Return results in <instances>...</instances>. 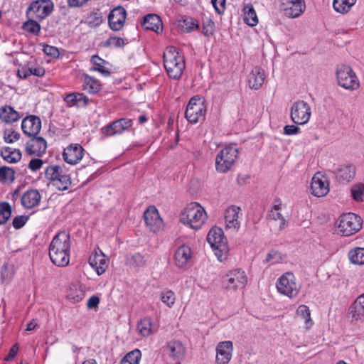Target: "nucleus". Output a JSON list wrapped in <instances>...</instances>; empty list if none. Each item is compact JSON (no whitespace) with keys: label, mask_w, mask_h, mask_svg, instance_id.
<instances>
[{"label":"nucleus","mask_w":364,"mask_h":364,"mask_svg":"<svg viewBox=\"0 0 364 364\" xmlns=\"http://www.w3.org/2000/svg\"><path fill=\"white\" fill-rule=\"evenodd\" d=\"M70 240L65 232H60L53 239L49 247V256L53 264L65 267L70 262Z\"/></svg>","instance_id":"nucleus-1"},{"label":"nucleus","mask_w":364,"mask_h":364,"mask_svg":"<svg viewBox=\"0 0 364 364\" xmlns=\"http://www.w3.org/2000/svg\"><path fill=\"white\" fill-rule=\"evenodd\" d=\"M164 64L170 77L179 79L185 68L183 58L173 46L168 47L164 53Z\"/></svg>","instance_id":"nucleus-2"},{"label":"nucleus","mask_w":364,"mask_h":364,"mask_svg":"<svg viewBox=\"0 0 364 364\" xmlns=\"http://www.w3.org/2000/svg\"><path fill=\"white\" fill-rule=\"evenodd\" d=\"M206 218L204 208L198 203H191L181 213L180 220L189 228L198 230L204 224Z\"/></svg>","instance_id":"nucleus-3"},{"label":"nucleus","mask_w":364,"mask_h":364,"mask_svg":"<svg viewBox=\"0 0 364 364\" xmlns=\"http://www.w3.org/2000/svg\"><path fill=\"white\" fill-rule=\"evenodd\" d=\"M207 241L215 251V254L218 260L223 261L228 251L227 240L224 237L223 230L218 227L211 228L208 234Z\"/></svg>","instance_id":"nucleus-4"},{"label":"nucleus","mask_w":364,"mask_h":364,"mask_svg":"<svg viewBox=\"0 0 364 364\" xmlns=\"http://www.w3.org/2000/svg\"><path fill=\"white\" fill-rule=\"evenodd\" d=\"M238 156V150L233 145H229L221 149L216 156L215 168L220 173L228 171Z\"/></svg>","instance_id":"nucleus-5"},{"label":"nucleus","mask_w":364,"mask_h":364,"mask_svg":"<svg viewBox=\"0 0 364 364\" xmlns=\"http://www.w3.org/2000/svg\"><path fill=\"white\" fill-rule=\"evenodd\" d=\"M206 107L203 97L195 96L192 97L186 109V118L192 124H196L205 119Z\"/></svg>","instance_id":"nucleus-6"},{"label":"nucleus","mask_w":364,"mask_h":364,"mask_svg":"<svg viewBox=\"0 0 364 364\" xmlns=\"http://www.w3.org/2000/svg\"><path fill=\"white\" fill-rule=\"evenodd\" d=\"M362 223L360 216L348 213L340 217L338 230L343 236H350L360 230Z\"/></svg>","instance_id":"nucleus-7"},{"label":"nucleus","mask_w":364,"mask_h":364,"mask_svg":"<svg viewBox=\"0 0 364 364\" xmlns=\"http://www.w3.org/2000/svg\"><path fill=\"white\" fill-rule=\"evenodd\" d=\"M46 178L53 181V185L60 191L67 190L70 185V177L63 173L60 166L52 165L47 167L45 171Z\"/></svg>","instance_id":"nucleus-8"},{"label":"nucleus","mask_w":364,"mask_h":364,"mask_svg":"<svg viewBox=\"0 0 364 364\" xmlns=\"http://www.w3.org/2000/svg\"><path fill=\"white\" fill-rule=\"evenodd\" d=\"M277 288L282 294L293 298L299 294L300 284L296 282L293 273L286 272L279 277Z\"/></svg>","instance_id":"nucleus-9"},{"label":"nucleus","mask_w":364,"mask_h":364,"mask_svg":"<svg viewBox=\"0 0 364 364\" xmlns=\"http://www.w3.org/2000/svg\"><path fill=\"white\" fill-rule=\"evenodd\" d=\"M247 283V277L245 272L237 269L230 271L223 278V287L228 291H235L243 289Z\"/></svg>","instance_id":"nucleus-10"},{"label":"nucleus","mask_w":364,"mask_h":364,"mask_svg":"<svg viewBox=\"0 0 364 364\" xmlns=\"http://www.w3.org/2000/svg\"><path fill=\"white\" fill-rule=\"evenodd\" d=\"M336 77L338 84L345 89L356 90L360 86L358 77L349 66H339L337 68Z\"/></svg>","instance_id":"nucleus-11"},{"label":"nucleus","mask_w":364,"mask_h":364,"mask_svg":"<svg viewBox=\"0 0 364 364\" xmlns=\"http://www.w3.org/2000/svg\"><path fill=\"white\" fill-rule=\"evenodd\" d=\"M53 9L50 0H37L32 2L27 9V16L30 18L44 19Z\"/></svg>","instance_id":"nucleus-12"},{"label":"nucleus","mask_w":364,"mask_h":364,"mask_svg":"<svg viewBox=\"0 0 364 364\" xmlns=\"http://www.w3.org/2000/svg\"><path fill=\"white\" fill-rule=\"evenodd\" d=\"M310 106L304 101L295 102L291 108V119L297 124H304L310 119Z\"/></svg>","instance_id":"nucleus-13"},{"label":"nucleus","mask_w":364,"mask_h":364,"mask_svg":"<svg viewBox=\"0 0 364 364\" xmlns=\"http://www.w3.org/2000/svg\"><path fill=\"white\" fill-rule=\"evenodd\" d=\"M132 124L133 122L132 119L122 118L102 127L101 129V132L105 136H111L115 134H122L123 132L131 127Z\"/></svg>","instance_id":"nucleus-14"},{"label":"nucleus","mask_w":364,"mask_h":364,"mask_svg":"<svg viewBox=\"0 0 364 364\" xmlns=\"http://www.w3.org/2000/svg\"><path fill=\"white\" fill-rule=\"evenodd\" d=\"M282 9L287 16L296 18L305 10L304 0H281Z\"/></svg>","instance_id":"nucleus-15"},{"label":"nucleus","mask_w":364,"mask_h":364,"mask_svg":"<svg viewBox=\"0 0 364 364\" xmlns=\"http://www.w3.org/2000/svg\"><path fill=\"white\" fill-rule=\"evenodd\" d=\"M146 226L153 232L159 231L163 225L162 219L155 207H149L144 213Z\"/></svg>","instance_id":"nucleus-16"},{"label":"nucleus","mask_w":364,"mask_h":364,"mask_svg":"<svg viewBox=\"0 0 364 364\" xmlns=\"http://www.w3.org/2000/svg\"><path fill=\"white\" fill-rule=\"evenodd\" d=\"M311 193L316 197H323L329 191V185L326 178L318 173L315 174L311 183Z\"/></svg>","instance_id":"nucleus-17"},{"label":"nucleus","mask_w":364,"mask_h":364,"mask_svg":"<svg viewBox=\"0 0 364 364\" xmlns=\"http://www.w3.org/2000/svg\"><path fill=\"white\" fill-rule=\"evenodd\" d=\"M84 149L78 144H70L64 149L63 157L65 162L70 164H76L83 157Z\"/></svg>","instance_id":"nucleus-18"},{"label":"nucleus","mask_w":364,"mask_h":364,"mask_svg":"<svg viewBox=\"0 0 364 364\" xmlns=\"http://www.w3.org/2000/svg\"><path fill=\"white\" fill-rule=\"evenodd\" d=\"M126 19V10L122 6L114 8L109 14L108 21L112 30L119 31Z\"/></svg>","instance_id":"nucleus-19"},{"label":"nucleus","mask_w":364,"mask_h":364,"mask_svg":"<svg viewBox=\"0 0 364 364\" xmlns=\"http://www.w3.org/2000/svg\"><path fill=\"white\" fill-rule=\"evenodd\" d=\"M89 263L95 269L98 275L103 274L107 267V259L105 254L100 250H95L89 258Z\"/></svg>","instance_id":"nucleus-20"},{"label":"nucleus","mask_w":364,"mask_h":364,"mask_svg":"<svg viewBox=\"0 0 364 364\" xmlns=\"http://www.w3.org/2000/svg\"><path fill=\"white\" fill-rule=\"evenodd\" d=\"M23 133L29 136L38 134L41 128V119L34 116L25 118L21 123Z\"/></svg>","instance_id":"nucleus-21"},{"label":"nucleus","mask_w":364,"mask_h":364,"mask_svg":"<svg viewBox=\"0 0 364 364\" xmlns=\"http://www.w3.org/2000/svg\"><path fill=\"white\" fill-rule=\"evenodd\" d=\"M348 314L352 321H364V293L350 306Z\"/></svg>","instance_id":"nucleus-22"},{"label":"nucleus","mask_w":364,"mask_h":364,"mask_svg":"<svg viewBox=\"0 0 364 364\" xmlns=\"http://www.w3.org/2000/svg\"><path fill=\"white\" fill-rule=\"evenodd\" d=\"M175 262L178 267H185L192 258V250L188 245L180 246L175 252Z\"/></svg>","instance_id":"nucleus-23"},{"label":"nucleus","mask_w":364,"mask_h":364,"mask_svg":"<svg viewBox=\"0 0 364 364\" xmlns=\"http://www.w3.org/2000/svg\"><path fill=\"white\" fill-rule=\"evenodd\" d=\"M47 143L42 137H33L27 144L26 151L30 155L41 156L46 150Z\"/></svg>","instance_id":"nucleus-24"},{"label":"nucleus","mask_w":364,"mask_h":364,"mask_svg":"<svg viewBox=\"0 0 364 364\" xmlns=\"http://www.w3.org/2000/svg\"><path fill=\"white\" fill-rule=\"evenodd\" d=\"M216 351L217 361L220 364H228L232 357V343H219Z\"/></svg>","instance_id":"nucleus-25"},{"label":"nucleus","mask_w":364,"mask_h":364,"mask_svg":"<svg viewBox=\"0 0 364 364\" xmlns=\"http://www.w3.org/2000/svg\"><path fill=\"white\" fill-rule=\"evenodd\" d=\"M264 79V70L259 67H255L248 75L249 87L253 90H258L263 85Z\"/></svg>","instance_id":"nucleus-26"},{"label":"nucleus","mask_w":364,"mask_h":364,"mask_svg":"<svg viewBox=\"0 0 364 364\" xmlns=\"http://www.w3.org/2000/svg\"><path fill=\"white\" fill-rule=\"evenodd\" d=\"M240 211V208L237 206H230L226 210L225 215L226 228L234 230L240 228V223L238 220Z\"/></svg>","instance_id":"nucleus-27"},{"label":"nucleus","mask_w":364,"mask_h":364,"mask_svg":"<svg viewBox=\"0 0 364 364\" xmlns=\"http://www.w3.org/2000/svg\"><path fill=\"white\" fill-rule=\"evenodd\" d=\"M337 179L342 183L349 182L355 176V167L353 165H343L335 173Z\"/></svg>","instance_id":"nucleus-28"},{"label":"nucleus","mask_w":364,"mask_h":364,"mask_svg":"<svg viewBox=\"0 0 364 364\" xmlns=\"http://www.w3.org/2000/svg\"><path fill=\"white\" fill-rule=\"evenodd\" d=\"M142 26L146 30H151L159 33L162 30V22L156 14H148L143 18Z\"/></svg>","instance_id":"nucleus-29"},{"label":"nucleus","mask_w":364,"mask_h":364,"mask_svg":"<svg viewBox=\"0 0 364 364\" xmlns=\"http://www.w3.org/2000/svg\"><path fill=\"white\" fill-rule=\"evenodd\" d=\"M41 200V195L36 190L26 191L21 197V203L26 208L37 205Z\"/></svg>","instance_id":"nucleus-30"},{"label":"nucleus","mask_w":364,"mask_h":364,"mask_svg":"<svg viewBox=\"0 0 364 364\" xmlns=\"http://www.w3.org/2000/svg\"><path fill=\"white\" fill-rule=\"evenodd\" d=\"M85 286L82 284H73L68 291L67 297L74 302H78L85 297Z\"/></svg>","instance_id":"nucleus-31"},{"label":"nucleus","mask_w":364,"mask_h":364,"mask_svg":"<svg viewBox=\"0 0 364 364\" xmlns=\"http://www.w3.org/2000/svg\"><path fill=\"white\" fill-rule=\"evenodd\" d=\"M296 316L299 319L304 321V327L306 329L310 328L313 325V321L311 318L309 308L306 305H300L296 311Z\"/></svg>","instance_id":"nucleus-32"},{"label":"nucleus","mask_w":364,"mask_h":364,"mask_svg":"<svg viewBox=\"0 0 364 364\" xmlns=\"http://www.w3.org/2000/svg\"><path fill=\"white\" fill-rule=\"evenodd\" d=\"M18 113L10 106H4L0 109V119L6 123H13L18 120Z\"/></svg>","instance_id":"nucleus-33"},{"label":"nucleus","mask_w":364,"mask_h":364,"mask_svg":"<svg viewBox=\"0 0 364 364\" xmlns=\"http://www.w3.org/2000/svg\"><path fill=\"white\" fill-rule=\"evenodd\" d=\"M244 21L250 26H255L258 23V18L253 6L251 4H247L243 7Z\"/></svg>","instance_id":"nucleus-34"},{"label":"nucleus","mask_w":364,"mask_h":364,"mask_svg":"<svg viewBox=\"0 0 364 364\" xmlns=\"http://www.w3.org/2000/svg\"><path fill=\"white\" fill-rule=\"evenodd\" d=\"M137 329L142 336L146 337L156 331V326L152 324L151 318L146 317L138 323Z\"/></svg>","instance_id":"nucleus-35"},{"label":"nucleus","mask_w":364,"mask_h":364,"mask_svg":"<svg viewBox=\"0 0 364 364\" xmlns=\"http://www.w3.org/2000/svg\"><path fill=\"white\" fill-rule=\"evenodd\" d=\"M90 61L94 65L93 67L90 68V71H97L105 77L110 75V72L105 66V64H106L105 60L102 59L98 55H93Z\"/></svg>","instance_id":"nucleus-36"},{"label":"nucleus","mask_w":364,"mask_h":364,"mask_svg":"<svg viewBox=\"0 0 364 364\" xmlns=\"http://www.w3.org/2000/svg\"><path fill=\"white\" fill-rule=\"evenodd\" d=\"M1 155L9 163H16L21 159V153L19 150L6 147L1 151Z\"/></svg>","instance_id":"nucleus-37"},{"label":"nucleus","mask_w":364,"mask_h":364,"mask_svg":"<svg viewBox=\"0 0 364 364\" xmlns=\"http://www.w3.org/2000/svg\"><path fill=\"white\" fill-rule=\"evenodd\" d=\"M83 88L90 93L95 94L101 88V84L99 80L85 74Z\"/></svg>","instance_id":"nucleus-38"},{"label":"nucleus","mask_w":364,"mask_h":364,"mask_svg":"<svg viewBox=\"0 0 364 364\" xmlns=\"http://www.w3.org/2000/svg\"><path fill=\"white\" fill-rule=\"evenodd\" d=\"M65 101L69 107L85 105L86 97L82 93H71L68 95Z\"/></svg>","instance_id":"nucleus-39"},{"label":"nucleus","mask_w":364,"mask_h":364,"mask_svg":"<svg viewBox=\"0 0 364 364\" xmlns=\"http://www.w3.org/2000/svg\"><path fill=\"white\" fill-rule=\"evenodd\" d=\"M355 2L356 0H334L333 6L337 12L346 14L350 11Z\"/></svg>","instance_id":"nucleus-40"},{"label":"nucleus","mask_w":364,"mask_h":364,"mask_svg":"<svg viewBox=\"0 0 364 364\" xmlns=\"http://www.w3.org/2000/svg\"><path fill=\"white\" fill-rule=\"evenodd\" d=\"M350 261L355 264H364V248L355 247L348 252Z\"/></svg>","instance_id":"nucleus-41"},{"label":"nucleus","mask_w":364,"mask_h":364,"mask_svg":"<svg viewBox=\"0 0 364 364\" xmlns=\"http://www.w3.org/2000/svg\"><path fill=\"white\" fill-rule=\"evenodd\" d=\"M278 203L274 205L273 208L271 210L269 217L274 220H279V228L281 229L286 226V220L280 213L282 204L279 200H277Z\"/></svg>","instance_id":"nucleus-42"},{"label":"nucleus","mask_w":364,"mask_h":364,"mask_svg":"<svg viewBox=\"0 0 364 364\" xmlns=\"http://www.w3.org/2000/svg\"><path fill=\"white\" fill-rule=\"evenodd\" d=\"M169 355L173 358H179L185 353V347L182 343H168Z\"/></svg>","instance_id":"nucleus-43"},{"label":"nucleus","mask_w":364,"mask_h":364,"mask_svg":"<svg viewBox=\"0 0 364 364\" xmlns=\"http://www.w3.org/2000/svg\"><path fill=\"white\" fill-rule=\"evenodd\" d=\"M141 355L139 350H134L124 357L120 364H139Z\"/></svg>","instance_id":"nucleus-44"},{"label":"nucleus","mask_w":364,"mask_h":364,"mask_svg":"<svg viewBox=\"0 0 364 364\" xmlns=\"http://www.w3.org/2000/svg\"><path fill=\"white\" fill-rule=\"evenodd\" d=\"M11 207L6 202L0 203V225L4 224L11 218Z\"/></svg>","instance_id":"nucleus-45"},{"label":"nucleus","mask_w":364,"mask_h":364,"mask_svg":"<svg viewBox=\"0 0 364 364\" xmlns=\"http://www.w3.org/2000/svg\"><path fill=\"white\" fill-rule=\"evenodd\" d=\"M126 264L132 267H139L144 265L145 260L141 255L136 253L130 257H127Z\"/></svg>","instance_id":"nucleus-46"},{"label":"nucleus","mask_w":364,"mask_h":364,"mask_svg":"<svg viewBox=\"0 0 364 364\" xmlns=\"http://www.w3.org/2000/svg\"><path fill=\"white\" fill-rule=\"evenodd\" d=\"M14 173V171L11 168L6 166L0 167V181L12 182L15 178Z\"/></svg>","instance_id":"nucleus-47"},{"label":"nucleus","mask_w":364,"mask_h":364,"mask_svg":"<svg viewBox=\"0 0 364 364\" xmlns=\"http://www.w3.org/2000/svg\"><path fill=\"white\" fill-rule=\"evenodd\" d=\"M161 299L167 306L171 307L176 301L175 294L171 290L166 291L161 293Z\"/></svg>","instance_id":"nucleus-48"},{"label":"nucleus","mask_w":364,"mask_h":364,"mask_svg":"<svg viewBox=\"0 0 364 364\" xmlns=\"http://www.w3.org/2000/svg\"><path fill=\"white\" fill-rule=\"evenodd\" d=\"M23 29L27 32L37 35L40 31L41 26L36 21L29 20L23 23Z\"/></svg>","instance_id":"nucleus-49"},{"label":"nucleus","mask_w":364,"mask_h":364,"mask_svg":"<svg viewBox=\"0 0 364 364\" xmlns=\"http://www.w3.org/2000/svg\"><path fill=\"white\" fill-rule=\"evenodd\" d=\"M181 28L183 29L185 32H190L195 28H198V24L197 21L194 20L192 18H186L181 24Z\"/></svg>","instance_id":"nucleus-50"},{"label":"nucleus","mask_w":364,"mask_h":364,"mask_svg":"<svg viewBox=\"0 0 364 364\" xmlns=\"http://www.w3.org/2000/svg\"><path fill=\"white\" fill-rule=\"evenodd\" d=\"M351 193L353 198L357 201L363 200V198L364 196V185L363 184H356L353 186L351 188Z\"/></svg>","instance_id":"nucleus-51"},{"label":"nucleus","mask_w":364,"mask_h":364,"mask_svg":"<svg viewBox=\"0 0 364 364\" xmlns=\"http://www.w3.org/2000/svg\"><path fill=\"white\" fill-rule=\"evenodd\" d=\"M5 141L8 143H13L20 138V134L14 132L11 129H8L4 131Z\"/></svg>","instance_id":"nucleus-52"},{"label":"nucleus","mask_w":364,"mask_h":364,"mask_svg":"<svg viewBox=\"0 0 364 364\" xmlns=\"http://www.w3.org/2000/svg\"><path fill=\"white\" fill-rule=\"evenodd\" d=\"M282 259V255L277 251H272L267 255L264 260L265 263L276 264Z\"/></svg>","instance_id":"nucleus-53"},{"label":"nucleus","mask_w":364,"mask_h":364,"mask_svg":"<svg viewBox=\"0 0 364 364\" xmlns=\"http://www.w3.org/2000/svg\"><path fill=\"white\" fill-rule=\"evenodd\" d=\"M214 23L211 20H208L206 23H203V33L205 36H208L213 33Z\"/></svg>","instance_id":"nucleus-54"},{"label":"nucleus","mask_w":364,"mask_h":364,"mask_svg":"<svg viewBox=\"0 0 364 364\" xmlns=\"http://www.w3.org/2000/svg\"><path fill=\"white\" fill-rule=\"evenodd\" d=\"M43 52L49 56L56 58L59 55V50L56 47L49 45L44 46Z\"/></svg>","instance_id":"nucleus-55"},{"label":"nucleus","mask_w":364,"mask_h":364,"mask_svg":"<svg viewBox=\"0 0 364 364\" xmlns=\"http://www.w3.org/2000/svg\"><path fill=\"white\" fill-rule=\"evenodd\" d=\"M27 221V218L23 215L17 216L13 220V225L16 229L22 228Z\"/></svg>","instance_id":"nucleus-56"},{"label":"nucleus","mask_w":364,"mask_h":364,"mask_svg":"<svg viewBox=\"0 0 364 364\" xmlns=\"http://www.w3.org/2000/svg\"><path fill=\"white\" fill-rule=\"evenodd\" d=\"M43 164V162L41 159H33L28 164V168L32 171H36L41 168Z\"/></svg>","instance_id":"nucleus-57"},{"label":"nucleus","mask_w":364,"mask_h":364,"mask_svg":"<svg viewBox=\"0 0 364 364\" xmlns=\"http://www.w3.org/2000/svg\"><path fill=\"white\" fill-rule=\"evenodd\" d=\"M211 2L218 14L223 13L225 9V0H211Z\"/></svg>","instance_id":"nucleus-58"},{"label":"nucleus","mask_w":364,"mask_h":364,"mask_svg":"<svg viewBox=\"0 0 364 364\" xmlns=\"http://www.w3.org/2000/svg\"><path fill=\"white\" fill-rule=\"evenodd\" d=\"M100 303V298L97 296H91L87 303V307L90 309H95L98 307Z\"/></svg>","instance_id":"nucleus-59"},{"label":"nucleus","mask_w":364,"mask_h":364,"mask_svg":"<svg viewBox=\"0 0 364 364\" xmlns=\"http://www.w3.org/2000/svg\"><path fill=\"white\" fill-rule=\"evenodd\" d=\"M299 131V128L294 125H287L284 128V132L287 135H291L297 134Z\"/></svg>","instance_id":"nucleus-60"},{"label":"nucleus","mask_w":364,"mask_h":364,"mask_svg":"<svg viewBox=\"0 0 364 364\" xmlns=\"http://www.w3.org/2000/svg\"><path fill=\"white\" fill-rule=\"evenodd\" d=\"M19 349V347L18 346L17 343H16L15 345H14L10 349V351L9 353V354L7 355V356L5 358V360L6 361H9L11 360V359H13L17 354L18 353V350Z\"/></svg>","instance_id":"nucleus-61"},{"label":"nucleus","mask_w":364,"mask_h":364,"mask_svg":"<svg viewBox=\"0 0 364 364\" xmlns=\"http://www.w3.org/2000/svg\"><path fill=\"white\" fill-rule=\"evenodd\" d=\"M29 73L31 75H34L38 77H41L45 74V70L42 67L29 68Z\"/></svg>","instance_id":"nucleus-62"},{"label":"nucleus","mask_w":364,"mask_h":364,"mask_svg":"<svg viewBox=\"0 0 364 364\" xmlns=\"http://www.w3.org/2000/svg\"><path fill=\"white\" fill-rule=\"evenodd\" d=\"M109 44L115 47H122L124 44V40L121 38H110Z\"/></svg>","instance_id":"nucleus-63"},{"label":"nucleus","mask_w":364,"mask_h":364,"mask_svg":"<svg viewBox=\"0 0 364 364\" xmlns=\"http://www.w3.org/2000/svg\"><path fill=\"white\" fill-rule=\"evenodd\" d=\"M30 75L31 74L29 73V68L28 70H26V68H23L21 70H18V75L21 78H26Z\"/></svg>","instance_id":"nucleus-64"}]
</instances>
